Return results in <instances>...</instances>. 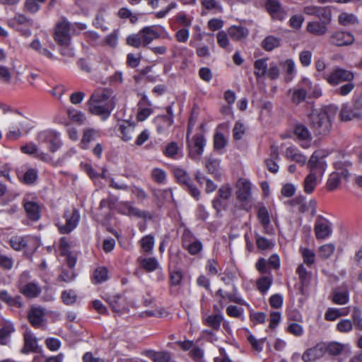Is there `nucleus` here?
Masks as SVG:
<instances>
[{"mask_svg":"<svg viewBox=\"0 0 362 362\" xmlns=\"http://www.w3.org/2000/svg\"><path fill=\"white\" fill-rule=\"evenodd\" d=\"M293 132L296 139L301 142L300 146L308 148L310 146L313 139L312 134L308 128L302 123L297 122L293 126Z\"/></svg>","mask_w":362,"mask_h":362,"instance_id":"f8f14e48","label":"nucleus"},{"mask_svg":"<svg viewBox=\"0 0 362 362\" xmlns=\"http://www.w3.org/2000/svg\"><path fill=\"white\" fill-rule=\"evenodd\" d=\"M23 206L26 217L31 221L37 222L42 216V205L38 202L29 200H23Z\"/></svg>","mask_w":362,"mask_h":362,"instance_id":"4468645a","label":"nucleus"},{"mask_svg":"<svg viewBox=\"0 0 362 362\" xmlns=\"http://www.w3.org/2000/svg\"><path fill=\"white\" fill-rule=\"evenodd\" d=\"M30 20L24 14L18 13L10 19L8 25L11 28H16L18 25H30Z\"/></svg>","mask_w":362,"mask_h":362,"instance_id":"603ef678","label":"nucleus"},{"mask_svg":"<svg viewBox=\"0 0 362 362\" xmlns=\"http://www.w3.org/2000/svg\"><path fill=\"white\" fill-rule=\"evenodd\" d=\"M151 179L158 185H165L167 180V175L164 170L155 168L151 173Z\"/></svg>","mask_w":362,"mask_h":362,"instance_id":"8fccbe9b","label":"nucleus"},{"mask_svg":"<svg viewBox=\"0 0 362 362\" xmlns=\"http://www.w3.org/2000/svg\"><path fill=\"white\" fill-rule=\"evenodd\" d=\"M205 167L208 173L212 175L216 180L221 177V173L220 171V160L213 157H209L206 159Z\"/></svg>","mask_w":362,"mask_h":362,"instance_id":"c85d7f7f","label":"nucleus"},{"mask_svg":"<svg viewBox=\"0 0 362 362\" xmlns=\"http://www.w3.org/2000/svg\"><path fill=\"white\" fill-rule=\"evenodd\" d=\"M318 178H320L319 176L313 175V173L306 175L303 181V190L306 194H310L313 192L317 185Z\"/></svg>","mask_w":362,"mask_h":362,"instance_id":"a19ab883","label":"nucleus"},{"mask_svg":"<svg viewBox=\"0 0 362 362\" xmlns=\"http://www.w3.org/2000/svg\"><path fill=\"white\" fill-rule=\"evenodd\" d=\"M339 23L343 26H348L358 23L357 17L353 13H342L338 17Z\"/></svg>","mask_w":362,"mask_h":362,"instance_id":"864d4df0","label":"nucleus"},{"mask_svg":"<svg viewBox=\"0 0 362 362\" xmlns=\"http://www.w3.org/2000/svg\"><path fill=\"white\" fill-rule=\"evenodd\" d=\"M314 232L317 240H324L332 233V223L324 216H317L314 224Z\"/></svg>","mask_w":362,"mask_h":362,"instance_id":"9d476101","label":"nucleus"},{"mask_svg":"<svg viewBox=\"0 0 362 362\" xmlns=\"http://www.w3.org/2000/svg\"><path fill=\"white\" fill-rule=\"evenodd\" d=\"M223 320V315L221 312L210 315L207 316L204 320V325L212 328L215 331L220 329L221 325Z\"/></svg>","mask_w":362,"mask_h":362,"instance_id":"7c9ffc66","label":"nucleus"},{"mask_svg":"<svg viewBox=\"0 0 362 362\" xmlns=\"http://www.w3.org/2000/svg\"><path fill=\"white\" fill-rule=\"evenodd\" d=\"M300 85L308 90V97L311 98H318L322 95V90L319 86H313L312 81L308 78H303L300 81Z\"/></svg>","mask_w":362,"mask_h":362,"instance_id":"2f4dec72","label":"nucleus"},{"mask_svg":"<svg viewBox=\"0 0 362 362\" xmlns=\"http://www.w3.org/2000/svg\"><path fill=\"white\" fill-rule=\"evenodd\" d=\"M327 168V162L320 156L318 151H315L310 156L307 163V168L310 173L319 176L321 179Z\"/></svg>","mask_w":362,"mask_h":362,"instance_id":"0eeeda50","label":"nucleus"},{"mask_svg":"<svg viewBox=\"0 0 362 362\" xmlns=\"http://www.w3.org/2000/svg\"><path fill=\"white\" fill-rule=\"evenodd\" d=\"M9 245L16 251H21L28 245L25 239L18 235L12 236L9 240Z\"/></svg>","mask_w":362,"mask_h":362,"instance_id":"3c124183","label":"nucleus"},{"mask_svg":"<svg viewBox=\"0 0 362 362\" xmlns=\"http://www.w3.org/2000/svg\"><path fill=\"white\" fill-rule=\"evenodd\" d=\"M322 78L329 85L335 86L343 82L353 81L354 74L351 71L337 67L334 69L329 74L323 73Z\"/></svg>","mask_w":362,"mask_h":362,"instance_id":"423d86ee","label":"nucleus"},{"mask_svg":"<svg viewBox=\"0 0 362 362\" xmlns=\"http://www.w3.org/2000/svg\"><path fill=\"white\" fill-rule=\"evenodd\" d=\"M99 136V131L92 128L84 129L83 136L79 144L80 148L83 150L88 149L89 148L90 143L95 141L96 138Z\"/></svg>","mask_w":362,"mask_h":362,"instance_id":"a878e982","label":"nucleus"},{"mask_svg":"<svg viewBox=\"0 0 362 362\" xmlns=\"http://www.w3.org/2000/svg\"><path fill=\"white\" fill-rule=\"evenodd\" d=\"M191 255L195 256L199 254L203 250V244L201 240L195 239L192 243L187 244L183 247Z\"/></svg>","mask_w":362,"mask_h":362,"instance_id":"6e6d98bb","label":"nucleus"},{"mask_svg":"<svg viewBox=\"0 0 362 362\" xmlns=\"http://www.w3.org/2000/svg\"><path fill=\"white\" fill-rule=\"evenodd\" d=\"M257 217L264 229V233L271 223L269 211L264 205H261L257 210Z\"/></svg>","mask_w":362,"mask_h":362,"instance_id":"79ce46f5","label":"nucleus"},{"mask_svg":"<svg viewBox=\"0 0 362 362\" xmlns=\"http://www.w3.org/2000/svg\"><path fill=\"white\" fill-rule=\"evenodd\" d=\"M300 253L303 259V262L308 267H310L315 259L314 252L308 248H301Z\"/></svg>","mask_w":362,"mask_h":362,"instance_id":"774afa93","label":"nucleus"},{"mask_svg":"<svg viewBox=\"0 0 362 362\" xmlns=\"http://www.w3.org/2000/svg\"><path fill=\"white\" fill-rule=\"evenodd\" d=\"M18 289L21 294L28 298H34L41 293V288L35 282L23 284L20 282Z\"/></svg>","mask_w":362,"mask_h":362,"instance_id":"a211bd4d","label":"nucleus"},{"mask_svg":"<svg viewBox=\"0 0 362 362\" xmlns=\"http://www.w3.org/2000/svg\"><path fill=\"white\" fill-rule=\"evenodd\" d=\"M206 139L203 134H195L192 141H187L189 156L192 159H196L203 154Z\"/></svg>","mask_w":362,"mask_h":362,"instance_id":"9b49d317","label":"nucleus"},{"mask_svg":"<svg viewBox=\"0 0 362 362\" xmlns=\"http://www.w3.org/2000/svg\"><path fill=\"white\" fill-rule=\"evenodd\" d=\"M285 205L296 210L300 214H304L308 211L306 199L303 195L296 196L285 202Z\"/></svg>","mask_w":362,"mask_h":362,"instance_id":"5701e85b","label":"nucleus"},{"mask_svg":"<svg viewBox=\"0 0 362 362\" xmlns=\"http://www.w3.org/2000/svg\"><path fill=\"white\" fill-rule=\"evenodd\" d=\"M38 178V172L36 169L30 168L23 174L21 182L27 185L34 184Z\"/></svg>","mask_w":362,"mask_h":362,"instance_id":"09e8293b","label":"nucleus"},{"mask_svg":"<svg viewBox=\"0 0 362 362\" xmlns=\"http://www.w3.org/2000/svg\"><path fill=\"white\" fill-rule=\"evenodd\" d=\"M144 354L153 362H169L171 359L170 354L166 351L146 350Z\"/></svg>","mask_w":362,"mask_h":362,"instance_id":"72a5a7b5","label":"nucleus"},{"mask_svg":"<svg viewBox=\"0 0 362 362\" xmlns=\"http://www.w3.org/2000/svg\"><path fill=\"white\" fill-rule=\"evenodd\" d=\"M173 103L165 107L166 115H158L153 119V124L156 127L157 134L160 135H168L170 129L174 124Z\"/></svg>","mask_w":362,"mask_h":362,"instance_id":"20e7f679","label":"nucleus"},{"mask_svg":"<svg viewBox=\"0 0 362 362\" xmlns=\"http://www.w3.org/2000/svg\"><path fill=\"white\" fill-rule=\"evenodd\" d=\"M341 177L337 173H332L326 182V187L329 191H334L337 189L341 184Z\"/></svg>","mask_w":362,"mask_h":362,"instance_id":"4d7b16f0","label":"nucleus"},{"mask_svg":"<svg viewBox=\"0 0 362 362\" xmlns=\"http://www.w3.org/2000/svg\"><path fill=\"white\" fill-rule=\"evenodd\" d=\"M248 334L247 336V341L251 345L252 348L257 351V352H261L263 350L264 343L265 341V338L257 339L256 337L252 334L249 331Z\"/></svg>","mask_w":362,"mask_h":362,"instance_id":"bf43d9fd","label":"nucleus"},{"mask_svg":"<svg viewBox=\"0 0 362 362\" xmlns=\"http://www.w3.org/2000/svg\"><path fill=\"white\" fill-rule=\"evenodd\" d=\"M141 247L144 252L151 254L153 250L155 240L153 235L148 234L144 235L139 241Z\"/></svg>","mask_w":362,"mask_h":362,"instance_id":"49530a36","label":"nucleus"},{"mask_svg":"<svg viewBox=\"0 0 362 362\" xmlns=\"http://www.w3.org/2000/svg\"><path fill=\"white\" fill-rule=\"evenodd\" d=\"M184 279V274L181 269H175L169 271L168 285L170 287L180 286Z\"/></svg>","mask_w":362,"mask_h":362,"instance_id":"4c0bfd02","label":"nucleus"},{"mask_svg":"<svg viewBox=\"0 0 362 362\" xmlns=\"http://www.w3.org/2000/svg\"><path fill=\"white\" fill-rule=\"evenodd\" d=\"M286 332L295 337H300L304 334V329L302 325L296 322L289 323L286 328Z\"/></svg>","mask_w":362,"mask_h":362,"instance_id":"69168bd1","label":"nucleus"},{"mask_svg":"<svg viewBox=\"0 0 362 362\" xmlns=\"http://www.w3.org/2000/svg\"><path fill=\"white\" fill-rule=\"evenodd\" d=\"M65 223H57V226L61 234H69L72 232L78 225L81 215L79 210L76 208L65 209L63 214Z\"/></svg>","mask_w":362,"mask_h":362,"instance_id":"39448f33","label":"nucleus"},{"mask_svg":"<svg viewBox=\"0 0 362 362\" xmlns=\"http://www.w3.org/2000/svg\"><path fill=\"white\" fill-rule=\"evenodd\" d=\"M54 39L62 46H68L71 42L70 23L66 20L58 22L56 25Z\"/></svg>","mask_w":362,"mask_h":362,"instance_id":"1a4fd4ad","label":"nucleus"},{"mask_svg":"<svg viewBox=\"0 0 362 362\" xmlns=\"http://www.w3.org/2000/svg\"><path fill=\"white\" fill-rule=\"evenodd\" d=\"M127 44L135 48L145 47L140 31L137 33L129 35L127 37Z\"/></svg>","mask_w":362,"mask_h":362,"instance_id":"13d9d810","label":"nucleus"},{"mask_svg":"<svg viewBox=\"0 0 362 362\" xmlns=\"http://www.w3.org/2000/svg\"><path fill=\"white\" fill-rule=\"evenodd\" d=\"M324 343H317L315 346L307 349L302 355L303 362H314L325 356Z\"/></svg>","mask_w":362,"mask_h":362,"instance_id":"2eb2a0df","label":"nucleus"},{"mask_svg":"<svg viewBox=\"0 0 362 362\" xmlns=\"http://www.w3.org/2000/svg\"><path fill=\"white\" fill-rule=\"evenodd\" d=\"M354 41V35L346 31L336 30L333 32L329 38L331 45L343 47L351 45Z\"/></svg>","mask_w":362,"mask_h":362,"instance_id":"ddd939ff","label":"nucleus"},{"mask_svg":"<svg viewBox=\"0 0 362 362\" xmlns=\"http://www.w3.org/2000/svg\"><path fill=\"white\" fill-rule=\"evenodd\" d=\"M24 346L23 352L28 354L30 352H37V339L33 336L30 330H27L23 335Z\"/></svg>","mask_w":362,"mask_h":362,"instance_id":"cd10ccee","label":"nucleus"},{"mask_svg":"<svg viewBox=\"0 0 362 362\" xmlns=\"http://www.w3.org/2000/svg\"><path fill=\"white\" fill-rule=\"evenodd\" d=\"M0 300L9 306L16 307L18 308H20L23 306L21 297L20 296L12 297L6 290L0 291Z\"/></svg>","mask_w":362,"mask_h":362,"instance_id":"473e14b6","label":"nucleus"},{"mask_svg":"<svg viewBox=\"0 0 362 362\" xmlns=\"http://www.w3.org/2000/svg\"><path fill=\"white\" fill-rule=\"evenodd\" d=\"M272 284V279L267 276H262L257 281V288L262 294L267 292Z\"/></svg>","mask_w":362,"mask_h":362,"instance_id":"5fc2aeb1","label":"nucleus"},{"mask_svg":"<svg viewBox=\"0 0 362 362\" xmlns=\"http://www.w3.org/2000/svg\"><path fill=\"white\" fill-rule=\"evenodd\" d=\"M16 331L14 325L12 322H6L0 328V345H7L10 341L12 333Z\"/></svg>","mask_w":362,"mask_h":362,"instance_id":"c756f323","label":"nucleus"},{"mask_svg":"<svg viewBox=\"0 0 362 362\" xmlns=\"http://www.w3.org/2000/svg\"><path fill=\"white\" fill-rule=\"evenodd\" d=\"M286 156L302 166L308 163L306 156L295 146H289L286 149Z\"/></svg>","mask_w":362,"mask_h":362,"instance_id":"bb28decb","label":"nucleus"},{"mask_svg":"<svg viewBox=\"0 0 362 362\" xmlns=\"http://www.w3.org/2000/svg\"><path fill=\"white\" fill-rule=\"evenodd\" d=\"M62 302L67 305H71L75 303L77 300V296L73 290H66L62 293Z\"/></svg>","mask_w":362,"mask_h":362,"instance_id":"338daca9","label":"nucleus"},{"mask_svg":"<svg viewBox=\"0 0 362 362\" xmlns=\"http://www.w3.org/2000/svg\"><path fill=\"white\" fill-rule=\"evenodd\" d=\"M255 238L257 247L260 250H267L272 249L275 245L274 241L270 240L258 233L255 234Z\"/></svg>","mask_w":362,"mask_h":362,"instance_id":"c03bdc74","label":"nucleus"},{"mask_svg":"<svg viewBox=\"0 0 362 362\" xmlns=\"http://www.w3.org/2000/svg\"><path fill=\"white\" fill-rule=\"evenodd\" d=\"M308 95V90L300 85L299 82L298 87L293 89L292 94V102L296 105L303 102Z\"/></svg>","mask_w":362,"mask_h":362,"instance_id":"37998d69","label":"nucleus"},{"mask_svg":"<svg viewBox=\"0 0 362 362\" xmlns=\"http://www.w3.org/2000/svg\"><path fill=\"white\" fill-rule=\"evenodd\" d=\"M134 130V123L129 120H123L118 124L117 132L121 139L124 141H129L132 139Z\"/></svg>","mask_w":362,"mask_h":362,"instance_id":"aec40b11","label":"nucleus"},{"mask_svg":"<svg viewBox=\"0 0 362 362\" xmlns=\"http://www.w3.org/2000/svg\"><path fill=\"white\" fill-rule=\"evenodd\" d=\"M173 175L177 182L187 191L193 198L199 200L200 198V191L194 184L192 179L189 173L180 167L173 168Z\"/></svg>","mask_w":362,"mask_h":362,"instance_id":"7ed1b4c3","label":"nucleus"},{"mask_svg":"<svg viewBox=\"0 0 362 362\" xmlns=\"http://www.w3.org/2000/svg\"><path fill=\"white\" fill-rule=\"evenodd\" d=\"M236 198L238 201L247 202L251 195V183L245 179H240L237 185Z\"/></svg>","mask_w":362,"mask_h":362,"instance_id":"6ab92c4d","label":"nucleus"},{"mask_svg":"<svg viewBox=\"0 0 362 362\" xmlns=\"http://www.w3.org/2000/svg\"><path fill=\"white\" fill-rule=\"evenodd\" d=\"M158 29L163 30V28L161 26L157 27L156 25H149L145 26L139 30L144 42V46L146 47L153 40L158 39L160 37V33H159Z\"/></svg>","mask_w":362,"mask_h":362,"instance_id":"f3484780","label":"nucleus"},{"mask_svg":"<svg viewBox=\"0 0 362 362\" xmlns=\"http://www.w3.org/2000/svg\"><path fill=\"white\" fill-rule=\"evenodd\" d=\"M279 45L278 38L274 36L266 37L262 42V48L266 51H272Z\"/></svg>","mask_w":362,"mask_h":362,"instance_id":"0e129e2a","label":"nucleus"},{"mask_svg":"<svg viewBox=\"0 0 362 362\" xmlns=\"http://www.w3.org/2000/svg\"><path fill=\"white\" fill-rule=\"evenodd\" d=\"M328 25V24L321 21H310L307 24L306 31L315 36H322L327 33Z\"/></svg>","mask_w":362,"mask_h":362,"instance_id":"4be33fe9","label":"nucleus"},{"mask_svg":"<svg viewBox=\"0 0 362 362\" xmlns=\"http://www.w3.org/2000/svg\"><path fill=\"white\" fill-rule=\"evenodd\" d=\"M140 267L147 272H153L158 268L159 264L156 257L139 259Z\"/></svg>","mask_w":362,"mask_h":362,"instance_id":"58836bf2","label":"nucleus"},{"mask_svg":"<svg viewBox=\"0 0 362 362\" xmlns=\"http://www.w3.org/2000/svg\"><path fill=\"white\" fill-rule=\"evenodd\" d=\"M226 314L230 317L239 318L244 320V309L236 305H229L226 308Z\"/></svg>","mask_w":362,"mask_h":362,"instance_id":"e2e57ef3","label":"nucleus"},{"mask_svg":"<svg viewBox=\"0 0 362 362\" xmlns=\"http://www.w3.org/2000/svg\"><path fill=\"white\" fill-rule=\"evenodd\" d=\"M44 310L40 308H33L28 313V320L31 326L35 329L40 328L44 320Z\"/></svg>","mask_w":362,"mask_h":362,"instance_id":"b1692460","label":"nucleus"},{"mask_svg":"<svg viewBox=\"0 0 362 362\" xmlns=\"http://www.w3.org/2000/svg\"><path fill=\"white\" fill-rule=\"evenodd\" d=\"M339 118L343 122H347L354 119H360L356 115V111L353 106L348 104H343L339 112Z\"/></svg>","mask_w":362,"mask_h":362,"instance_id":"f704fd0d","label":"nucleus"},{"mask_svg":"<svg viewBox=\"0 0 362 362\" xmlns=\"http://www.w3.org/2000/svg\"><path fill=\"white\" fill-rule=\"evenodd\" d=\"M228 34L233 41H241L249 35V30L241 25H231L228 29Z\"/></svg>","mask_w":362,"mask_h":362,"instance_id":"393cba45","label":"nucleus"},{"mask_svg":"<svg viewBox=\"0 0 362 362\" xmlns=\"http://www.w3.org/2000/svg\"><path fill=\"white\" fill-rule=\"evenodd\" d=\"M224 294L225 291L222 288H219L216 291L215 296L218 299L217 303L213 305L214 312H221V310L226 306V303L228 302L226 296H224Z\"/></svg>","mask_w":362,"mask_h":362,"instance_id":"de8ad7c7","label":"nucleus"},{"mask_svg":"<svg viewBox=\"0 0 362 362\" xmlns=\"http://www.w3.org/2000/svg\"><path fill=\"white\" fill-rule=\"evenodd\" d=\"M90 278L93 284H101L108 280L109 270L105 266H98L93 270Z\"/></svg>","mask_w":362,"mask_h":362,"instance_id":"412c9836","label":"nucleus"},{"mask_svg":"<svg viewBox=\"0 0 362 362\" xmlns=\"http://www.w3.org/2000/svg\"><path fill=\"white\" fill-rule=\"evenodd\" d=\"M233 137L235 141L240 140L246 132V127L241 121L238 120L235 123L233 128Z\"/></svg>","mask_w":362,"mask_h":362,"instance_id":"052dcab7","label":"nucleus"},{"mask_svg":"<svg viewBox=\"0 0 362 362\" xmlns=\"http://www.w3.org/2000/svg\"><path fill=\"white\" fill-rule=\"evenodd\" d=\"M67 115L69 119L74 123L78 125H82L86 121L85 114L73 107H69L67 108Z\"/></svg>","mask_w":362,"mask_h":362,"instance_id":"c9c22d12","label":"nucleus"},{"mask_svg":"<svg viewBox=\"0 0 362 362\" xmlns=\"http://www.w3.org/2000/svg\"><path fill=\"white\" fill-rule=\"evenodd\" d=\"M335 171L342 179L347 180L351 175V171L353 168V163L345 157L335 161L333 163Z\"/></svg>","mask_w":362,"mask_h":362,"instance_id":"dca6fc26","label":"nucleus"},{"mask_svg":"<svg viewBox=\"0 0 362 362\" xmlns=\"http://www.w3.org/2000/svg\"><path fill=\"white\" fill-rule=\"evenodd\" d=\"M353 325L358 330L362 331V311L358 307H354L351 313Z\"/></svg>","mask_w":362,"mask_h":362,"instance_id":"680f3d73","label":"nucleus"},{"mask_svg":"<svg viewBox=\"0 0 362 362\" xmlns=\"http://www.w3.org/2000/svg\"><path fill=\"white\" fill-rule=\"evenodd\" d=\"M267 60V58H261L255 60L254 63V74L257 78L266 76L268 69Z\"/></svg>","mask_w":362,"mask_h":362,"instance_id":"e433bc0d","label":"nucleus"},{"mask_svg":"<svg viewBox=\"0 0 362 362\" xmlns=\"http://www.w3.org/2000/svg\"><path fill=\"white\" fill-rule=\"evenodd\" d=\"M88 105L91 114L98 116L102 120L105 121L115 109V103L108 93L98 91L92 94L88 100Z\"/></svg>","mask_w":362,"mask_h":362,"instance_id":"f03ea898","label":"nucleus"},{"mask_svg":"<svg viewBox=\"0 0 362 362\" xmlns=\"http://www.w3.org/2000/svg\"><path fill=\"white\" fill-rule=\"evenodd\" d=\"M315 17L319 21L329 25L332 21L331 9L328 6H318Z\"/></svg>","mask_w":362,"mask_h":362,"instance_id":"a18cd8bd","label":"nucleus"},{"mask_svg":"<svg viewBox=\"0 0 362 362\" xmlns=\"http://www.w3.org/2000/svg\"><path fill=\"white\" fill-rule=\"evenodd\" d=\"M323 348L325 354H328L329 356H337L341 354L344 349V346L341 343L332 341L328 344L324 343Z\"/></svg>","mask_w":362,"mask_h":362,"instance_id":"ea45409f","label":"nucleus"},{"mask_svg":"<svg viewBox=\"0 0 362 362\" xmlns=\"http://www.w3.org/2000/svg\"><path fill=\"white\" fill-rule=\"evenodd\" d=\"M39 141L49 144L48 149L51 153L58 151L62 146L60 134L57 131L48 129L39 133Z\"/></svg>","mask_w":362,"mask_h":362,"instance_id":"6e6552de","label":"nucleus"},{"mask_svg":"<svg viewBox=\"0 0 362 362\" xmlns=\"http://www.w3.org/2000/svg\"><path fill=\"white\" fill-rule=\"evenodd\" d=\"M339 107L334 104L313 109L308 115L310 125L316 136H326L329 134L332 120L335 118Z\"/></svg>","mask_w":362,"mask_h":362,"instance_id":"f257e3e1","label":"nucleus"}]
</instances>
